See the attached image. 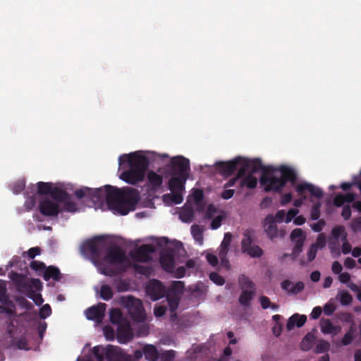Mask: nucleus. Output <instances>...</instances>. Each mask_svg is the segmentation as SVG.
I'll return each mask as SVG.
<instances>
[{"instance_id":"60","label":"nucleus","mask_w":361,"mask_h":361,"mask_svg":"<svg viewBox=\"0 0 361 361\" xmlns=\"http://www.w3.org/2000/svg\"><path fill=\"white\" fill-rule=\"evenodd\" d=\"M25 187V183L24 180L16 182L13 184L12 190L14 194H19L20 193Z\"/></svg>"},{"instance_id":"28","label":"nucleus","mask_w":361,"mask_h":361,"mask_svg":"<svg viewBox=\"0 0 361 361\" xmlns=\"http://www.w3.org/2000/svg\"><path fill=\"white\" fill-rule=\"evenodd\" d=\"M159 261L162 268L166 271L171 272L174 268V257L170 254H162Z\"/></svg>"},{"instance_id":"2","label":"nucleus","mask_w":361,"mask_h":361,"mask_svg":"<svg viewBox=\"0 0 361 361\" xmlns=\"http://www.w3.org/2000/svg\"><path fill=\"white\" fill-rule=\"evenodd\" d=\"M166 154H159L154 152H148L144 154L142 152L137 151L119 157V164L128 163L129 169L123 171L120 178L126 183L135 185L144 180L146 171L151 161L157 159L168 158Z\"/></svg>"},{"instance_id":"50","label":"nucleus","mask_w":361,"mask_h":361,"mask_svg":"<svg viewBox=\"0 0 361 361\" xmlns=\"http://www.w3.org/2000/svg\"><path fill=\"white\" fill-rule=\"evenodd\" d=\"M210 280L218 286H222L225 283V279L223 276L216 272H212L209 274Z\"/></svg>"},{"instance_id":"3","label":"nucleus","mask_w":361,"mask_h":361,"mask_svg":"<svg viewBox=\"0 0 361 361\" xmlns=\"http://www.w3.org/2000/svg\"><path fill=\"white\" fill-rule=\"evenodd\" d=\"M297 175L293 169L286 165L268 169L260 179L261 184L266 192H281L286 185L287 182L294 183Z\"/></svg>"},{"instance_id":"40","label":"nucleus","mask_w":361,"mask_h":361,"mask_svg":"<svg viewBox=\"0 0 361 361\" xmlns=\"http://www.w3.org/2000/svg\"><path fill=\"white\" fill-rule=\"evenodd\" d=\"M114 296L111 288L108 285H102L100 288V297L106 301L110 300Z\"/></svg>"},{"instance_id":"6","label":"nucleus","mask_w":361,"mask_h":361,"mask_svg":"<svg viewBox=\"0 0 361 361\" xmlns=\"http://www.w3.org/2000/svg\"><path fill=\"white\" fill-rule=\"evenodd\" d=\"M9 278L13 281L18 292L25 293L28 298L33 295L32 288L39 290L42 288V283L39 279H32L30 282L27 281L24 275L11 271Z\"/></svg>"},{"instance_id":"53","label":"nucleus","mask_w":361,"mask_h":361,"mask_svg":"<svg viewBox=\"0 0 361 361\" xmlns=\"http://www.w3.org/2000/svg\"><path fill=\"white\" fill-rule=\"evenodd\" d=\"M352 295L348 291H343L340 295V302L343 305H348L352 302Z\"/></svg>"},{"instance_id":"35","label":"nucleus","mask_w":361,"mask_h":361,"mask_svg":"<svg viewBox=\"0 0 361 361\" xmlns=\"http://www.w3.org/2000/svg\"><path fill=\"white\" fill-rule=\"evenodd\" d=\"M183 191H171V194H166L163 196V200L165 202L171 200L174 204H180L183 202Z\"/></svg>"},{"instance_id":"47","label":"nucleus","mask_w":361,"mask_h":361,"mask_svg":"<svg viewBox=\"0 0 361 361\" xmlns=\"http://www.w3.org/2000/svg\"><path fill=\"white\" fill-rule=\"evenodd\" d=\"M331 234L333 238L335 239L336 241H338V238L340 237L342 238V236L344 234H346L345 232V228L342 226H337L333 228L331 231Z\"/></svg>"},{"instance_id":"7","label":"nucleus","mask_w":361,"mask_h":361,"mask_svg":"<svg viewBox=\"0 0 361 361\" xmlns=\"http://www.w3.org/2000/svg\"><path fill=\"white\" fill-rule=\"evenodd\" d=\"M255 231L247 228L243 231L241 240V251L252 258H258L263 255V250L257 245L254 244Z\"/></svg>"},{"instance_id":"42","label":"nucleus","mask_w":361,"mask_h":361,"mask_svg":"<svg viewBox=\"0 0 361 361\" xmlns=\"http://www.w3.org/2000/svg\"><path fill=\"white\" fill-rule=\"evenodd\" d=\"M228 252V248L221 247L220 245V249L219 251V257L221 260V263L222 266H224L226 269L229 268V261L227 259Z\"/></svg>"},{"instance_id":"25","label":"nucleus","mask_w":361,"mask_h":361,"mask_svg":"<svg viewBox=\"0 0 361 361\" xmlns=\"http://www.w3.org/2000/svg\"><path fill=\"white\" fill-rule=\"evenodd\" d=\"M69 195L70 194L66 190L58 187H54L50 194V197H51V200L57 202L59 204V203H62L63 201H66Z\"/></svg>"},{"instance_id":"11","label":"nucleus","mask_w":361,"mask_h":361,"mask_svg":"<svg viewBox=\"0 0 361 361\" xmlns=\"http://www.w3.org/2000/svg\"><path fill=\"white\" fill-rule=\"evenodd\" d=\"M124 300L125 306L133 319L142 322L145 318V310L140 300L128 296Z\"/></svg>"},{"instance_id":"63","label":"nucleus","mask_w":361,"mask_h":361,"mask_svg":"<svg viewBox=\"0 0 361 361\" xmlns=\"http://www.w3.org/2000/svg\"><path fill=\"white\" fill-rule=\"evenodd\" d=\"M166 310L167 307L166 305L156 306L154 309V314L157 317H160L165 314Z\"/></svg>"},{"instance_id":"64","label":"nucleus","mask_w":361,"mask_h":361,"mask_svg":"<svg viewBox=\"0 0 361 361\" xmlns=\"http://www.w3.org/2000/svg\"><path fill=\"white\" fill-rule=\"evenodd\" d=\"M299 210L297 209H290L286 213V219L285 222L289 223L290 222L293 218L298 214Z\"/></svg>"},{"instance_id":"41","label":"nucleus","mask_w":361,"mask_h":361,"mask_svg":"<svg viewBox=\"0 0 361 361\" xmlns=\"http://www.w3.org/2000/svg\"><path fill=\"white\" fill-rule=\"evenodd\" d=\"M106 348L102 346L97 345L92 348L91 353L97 361H104Z\"/></svg>"},{"instance_id":"52","label":"nucleus","mask_w":361,"mask_h":361,"mask_svg":"<svg viewBox=\"0 0 361 361\" xmlns=\"http://www.w3.org/2000/svg\"><path fill=\"white\" fill-rule=\"evenodd\" d=\"M176 356V352L173 350H166L160 355V361H173Z\"/></svg>"},{"instance_id":"32","label":"nucleus","mask_w":361,"mask_h":361,"mask_svg":"<svg viewBox=\"0 0 361 361\" xmlns=\"http://www.w3.org/2000/svg\"><path fill=\"white\" fill-rule=\"evenodd\" d=\"M255 296V292L252 290H242L238 301L243 306H249Z\"/></svg>"},{"instance_id":"30","label":"nucleus","mask_w":361,"mask_h":361,"mask_svg":"<svg viewBox=\"0 0 361 361\" xmlns=\"http://www.w3.org/2000/svg\"><path fill=\"white\" fill-rule=\"evenodd\" d=\"M109 318L110 322L116 326L127 320L121 310L118 308H113L110 310Z\"/></svg>"},{"instance_id":"21","label":"nucleus","mask_w":361,"mask_h":361,"mask_svg":"<svg viewBox=\"0 0 361 361\" xmlns=\"http://www.w3.org/2000/svg\"><path fill=\"white\" fill-rule=\"evenodd\" d=\"M188 177L172 176L169 180V188L171 191H183Z\"/></svg>"},{"instance_id":"17","label":"nucleus","mask_w":361,"mask_h":361,"mask_svg":"<svg viewBox=\"0 0 361 361\" xmlns=\"http://www.w3.org/2000/svg\"><path fill=\"white\" fill-rule=\"evenodd\" d=\"M105 357L108 361H135L131 355L121 348L109 345L106 348Z\"/></svg>"},{"instance_id":"13","label":"nucleus","mask_w":361,"mask_h":361,"mask_svg":"<svg viewBox=\"0 0 361 361\" xmlns=\"http://www.w3.org/2000/svg\"><path fill=\"white\" fill-rule=\"evenodd\" d=\"M264 230L267 236L271 241L276 240L277 238H283L286 232L283 228H279L275 218L272 214L267 215L264 221Z\"/></svg>"},{"instance_id":"10","label":"nucleus","mask_w":361,"mask_h":361,"mask_svg":"<svg viewBox=\"0 0 361 361\" xmlns=\"http://www.w3.org/2000/svg\"><path fill=\"white\" fill-rule=\"evenodd\" d=\"M168 167L171 176L188 177L190 171V161L183 156L172 157Z\"/></svg>"},{"instance_id":"24","label":"nucleus","mask_w":361,"mask_h":361,"mask_svg":"<svg viewBox=\"0 0 361 361\" xmlns=\"http://www.w3.org/2000/svg\"><path fill=\"white\" fill-rule=\"evenodd\" d=\"M43 279L47 281L51 279L56 281H59L61 279V274L60 272L59 269L56 267H46L45 270L43 273Z\"/></svg>"},{"instance_id":"19","label":"nucleus","mask_w":361,"mask_h":361,"mask_svg":"<svg viewBox=\"0 0 361 361\" xmlns=\"http://www.w3.org/2000/svg\"><path fill=\"white\" fill-rule=\"evenodd\" d=\"M107 305L99 302L97 305H93L87 308L85 312V317L88 320H94L99 323L105 316V312Z\"/></svg>"},{"instance_id":"38","label":"nucleus","mask_w":361,"mask_h":361,"mask_svg":"<svg viewBox=\"0 0 361 361\" xmlns=\"http://www.w3.org/2000/svg\"><path fill=\"white\" fill-rule=\"evenodd\" d=\"M314 336L313 334L308 333L302 339L300 348L304 351L310 350L314 344Z\"/></svg>"},{"instance_id":"33","label":"nucleus","mask_w":361,"mask_h":361,"mask_svg":"<svg viewBox=\"0 0 361 361\" xmlns=\"http://www.w3.org/2000/svg\"><path fill=\"white\" fill-rule=\"evenodd\" d=\"M238 283L240 289L243 290H252L255 292V287L254 283L245 275L241 274L238 278Z\"/></svg>"},{"instance_id":"39","label":"nucleus","mask_w":361,"mask_h":361,"mask_svg":"<svg viewBox=\"0 0 361 361\" xmlns=\"http://www.w3.org/2000/svg\"><path fill=\"white\" fill-rule=\"evenodd\" d=\"M191 234L195 241L198 242L200 245L203 242V230L198 225H192L191 226Z\"/></svg>"},{"instance_id":"48","label":"nucleus","mask_w":361,"mask_h":361,"mask_svg":"<svg viewBox=\"0 0 361 361\" xmlns=\"http://www.w3.org/2000/svg\"><path fill=\"white\" fill-rule=\"evenodd\" d=\"M303 245L304 239H298L295 240L292 252V255H293L294 257H297L299 255V254L302 252Z\"/></svg>"},{"instance_id":"4","label":"nucleus","mask_w":361,"mask_h":361,"mask_svg":"<svg viewBox=\"0 0 361 361\" xmlns=\"http://www.w3.org/2000/svg\"><path fill=\"white\" fill-rule=\"evenodd\" d=\"M184 288L183 281H175L171 283L168 289L166 288L165 297L171 312V319L172 321H174L177 317L176 310L179 306Z\"/></svg>"},{"instance_id":"44","label":"nucleus","mask_w":361,"mask_h":361,"mask_svg":"<svg viewBox=\"0 0 361 361\" xmlns=\"http://www.w3.org/2000/svg\"><path fill=\"white\" fill-rule=\"evenodd\" d=\"M204 197V193L202 190H196L193 193V199L195 202V204L199 207L198 210L200 212H202L204 209V206L202 205V200Z\"/></svg>"},{"instance_id":"58","label":"nucleus","mask_w":361,"mask_h":361,"mask_svg":"<svg viewBox=\"0 0 361 361\" xmlns=\"http://www.w3.org/2000/svg\"><path fill=\"white\" fill-rule=\"evenodd\" d=\"M51 314V308L49 305H44L39 310V316L42 319H45Z\"/></svg>"},{"instance_id":"14","label":"nucleus","mask_w":361,"mask_h":361,"mask_svg":"<svg viewBox=\"0 0 361 361\" xmlns=\"http://www.w3.org/2000/svg\"><path fill=\"white\" fill-rule=\"evenodd\" d=\"M146 294L156 301L165 296L166 287L157 279L150 280L145 287Z\"/></svg>"},{"instance_id":"23","label":"nucleus","mask_w":361,"mask_h":361,"mask_svg":"<svg viewBox=\"0 0 361 361\" xmlns=\"http://www.w3.org/2000/svg\"><path fill=\"white\" fill-rule=\"evenodd\" d=\"M0 313H5L9 316L16 314V305L10 297H6L3 301H0Z\"/></svg>"},{"instance_id":"34","label":"nucleus","mask_w":361,"mask_h":361,"mask_svg":"<svg viewBox=\"0 0 361 361\" xmlns=\"http://www.w3.org/2000/svg\"><path fill=\"white\" fill-rule=\"evenodd\" d=\"M320 325L321 331L324 334H334L336 335L338 332V328L329 319H322Z\"/></svg>"},{"instance_id":"8","label":"nucleus","mask_w":361,"mask_h":361,"mask_svg":"<svg viewBox=\"0 0 361 361\" xmlns=\"http://www.w3.org/2000/svg\"><path fill=\"white\" fill-rule=\"evenodd\" d=\"M295 191L300 197L294 201L293 205L296 207H300L303 204V202L307 199V193L309 192L312 196L317 198H322L324 195L323 190L310 183L304 182L299 183L295 187Z\"/></svg>"},{"instance_id":"5","label":"nucleus","mask_w":361,"mask_h":361,"mask_svg":"<svg viewBox=\"0 0 361 361\" xmlns=\"http://www.w3.org/2000/svg\"><path fill=\"white\" fill-rule=\"evenodd\" d=\"M106 247L104 238L97 236L85 242L81 247V250L85 254L90 255L95 264L102 266V255L106 250Z\"/></svg>"},{"instance_id":"51","label":"nucleus","mask_w":361,"mask_h":361,"mask_svg":"<svg viewBox=\"0 0 361 361\" xmlns=\"http://www.w3.org/2000/svg\"><path fill=\"white\" fill-rule=\"evenodd\" d=\"M36 205V197L35 195L29 196L24 202V207L26 211L32 210Z\"/></svg>"},{"instance_id":"15","label":"nucleus","mask_w":361,"mask_h":361,"mask_svg":"<svg viewBox=\"0 0 361 361\" xmlns=\"http://www.w3.org/2000/svg\"><path fill=\"white\" fill-rule=\"evenodd\" d=\"M38 209L44 216H57L61 212L60 205L49 197H44L40 200Z\"/></svg>"},{"instance_id":"54","label":"nucleus","mask_w":361,"mask_h":361,"mask_svg":"<svg viewBox=\"0 0 361 361\" xmlns=\"http://www.w3.org/2000/svg\"><path fill=\"white\" fill-rule=\"evenodd\" d=\"M350 228L354 233L361 231V216L352 219L350 223Z\"/></svg>"},{"instance_id":"26","label":"nucleus","mask_w":361,"mask_h":361,"mask_svg":"<svg viewBox=\"0 0 361 361\" xmlns=\"http://www.w3.org/2000/svg\"><path fill=\"white\" fill-rule=\"evenodd\" d=\"M147 180L152 190H157L163 183V176L153 171L147 173Z\"/></svg>"},{"instance_id":"18","label":"nucleus","mask_w":361,"mask_h":361,"mask_svg":"<svg viewBox=\"0 0 361 361\" xmlns=\"http://www.w3.org/2000/svg\"><path fill=\"white\" fill-rule=\"evenodd\" d=\"M125 259V252L118 246L109 247L106 250V255L103 258L104 262H106L112 264H122Z\"/></svg>"},{"instance_id":"22","label":"nucleus","mask_w":361,"mask_h":361,"mask_svg":"<svg viewBox=\"0 0 361 361\" xmlns=\"http://www.w3.org/2000/svg\"><path fill=\"white\" fill-rule=\"evenodd\" d=\"M307 321L305 315H300L299 314H294L288 320L286 329L288 331L292 330L295 326L302 327Z\"/></svg>"},{"instance_id":"9","label":"nucleus","mask_w":361,"mask_h":361,"mask_svg":"<svg viewBox=\"0 0 361 361\" xmlns=\"http://www.w3.org/2000/svg\"><path fill=\"white\" fill-rule=\"evenodd\" d=\"M245 162H254V159L238 157L229 161H218L215 164V167L219 173L229 176L239 168H243Z\"/></svg>"},{"instance_id":"20","label":"nucleus","mask_w":361,"mask_h":361,"mask_svg":"<svg viewBox=\"0 0 361 361\" xmlns=\"http://www.w3.org/2000/svg\"><path fill=\"white\" fill-rule=\"evenodd\" d=\"M133 338V329L128 319L117 325V340L120 343H127Z\"/></svg>"},{"instance_id":"27","label":"nucleus","mask_w":361,"mask_h":361,"mask_svg":"<svg viewBox=\"0 0 361 361\" xmlns=\"http://www.w3.org/2000/svg\"><path fill=\"white\" fill-rule=\"evenodd\" d=\"M355 198V195L352 192H348L347 194H338L334 199V204L336 207H341L345 202L352 203L354 202Z\"/></svg>"},{"instance_id":"55","label":"nucleus","mask_w":361,"mask_h":361,"mask_svg":"<svg viewBox=\"0 0 361 361\" xmlns=\"http://www.w3.org/2000/svg\"><path fill=\"white\" fill-rule=\"evenodd\" d=\"M342 245V252L344 255L350 253L352 250L351 245L347 241V234H344L341 238Z\"/></svg>"},{"instance_id":"43","label":"nucleus","mask_w":361,"mask_h":361,"mask_svg":"<svg viewBox=\"0 0 361 361\" xmlns=\"http://www.w3.org/2000/svg\"><path fill=\"white\" fill-rule=\"evenodd\" d=\"M355 332V329L351 326L346 334H345L344 336L341 340V343L343 345H350L354 340V334Z\"/></svg>"},{"instance_id":"37","label":"nucleus","mask_w":361,"mask_h":361,"mask_svg":"<svg viewBox=\"0 0 361 361\" xmlns=\"http://www.w3.org/2000/svg\"><path fill=\"white\" fill-rule=\"evenodd\" d=\"M37 194L41 195H50L53 188L51 183L38 182L37 183Z\"/></svg>"},{"instance_id":"12","label":"nucleus","mask_w":361,"mask_h":361,"mask_svg":"<svg viewBox=\"0 0 361 361\" xmlns=\"http://www.w3.org/2000/svg\"><path fill=\"white\" fill-rule=\"evenodd\" d=\"M261 169H264V166L259 159H255L254 162H245L244 166L238 169L236 176L231 178L225 183L224 188H228L235 185L240 178L245 176L247 171L250 170L252 173H257Z\"/></svg>"},{"instance_id":"59","label":"nucleus","mask_w":361,"mask_h":361,"mask_svg":"<svg viewBox=\"0 0 361 361\" xmlns=\"http://www.w3.org/2000/svg\"><path fill=\"white\" fill-rule=\"evenodd\" d=\"M317 250V244H312L307 252V258L309 262H312L315 259Z\"/></svg>"},{"instance_id":"29","label":"nucleus","mask_w":361,"mask_h":361,"mask_svg":"<svg viewBox=\"0 0 361 361\" xmlns=\"http://www.w3.org/2000/svg\"><path fill=\"white\" fill-rule=\"evenodd\" d=\"M250 173L240 182V187H247L250 189L255 188L257 185V179L253 176L255 173H252L250 170L248 171Z\"/></svg>"},{"instance_id":"1","label":"nucleus","mask_w":361,"mask_h":361,"mask_svg":"<svg viewBox=\"0 0 361 361\" xmlns=\"http://www.w3.org/2000/svg\"><path fill=\"white\" fill-rule=\"evenodd\" d=\"M74 194L78 199L86 198L93 203H98L105 197L109 209L123 216L135 210L140 200L137 190L130 187L118 188L110 185L95 189L82 187L76 190Z\"/></svg>"},{"instance_id":"46","label":"nucleus","mask_w":361,"mask_h":361,"mask_svg":"<svg viewBox=\"0 0 361 361\" xmlns=\"http://www.w3.org/2000/svg\"><path fill=\"white\" fill-rule=\"evenodd\" d=\"M322 204L320 202L314 203L311 209L310 215L312 220H317L320 216V208Z\"/></svg>"},{"instance_id":"62","label":"nucleus","mask_w":361,"mask_h":361,"mask_svg":"<svg viewBox=\"0 0 361 361\" xmlns=\"http://www.w3.org/2000/svg\"><path fill=\"white\" fill-rule=\"evenodd\" d=\"M304 288L305 286L302 281L297 282L295 285L293 283L292 288L290 290V293L298 294L300 293Z\"/></svg>"},{"instance_id":"61","label":"nucleus","mask_w":361,"mask_h":361,"mask_svg":"<svg viewBox=\"0 0 361 361\" xmlns=\"http://www.w3.org/2000/svg\"><path fill=\"white\" fill-rule=\"evenodd\" d=\"M30 267L32 269L35 270V271H42V270H45V268H46V265L44 262H39V261H32L30 264Z\"/></svg>"},{"instance_id":"16","label":"nucleus","mask_w":361,"mask_h":361,"mask_svg":"<svg viewBox=\"0 0 361 361\" xmlns=\"http://www.w3.org/2000/svg\"><path fill=\"white\" fill-rule=\"evenodd\" d=\"M154 251V249L152 245L145 244L131 251L130 256L135 262H148L152 259L150 254Z\"/></svg>"},{"instance_id":"45","label":"nucleus","mask_w":361,"mask_h":361,"mask_svg":"<svg viewBox=\"0 0 361 361\" xmlns=\"http://www.w3.org/2000/svg\"><path fill=\"white\" fill-rule=\"evenodd\" d=\"M62 204H63V209L65 211L74 212L77 210V205L74 202L71 201V195L67 197L66 201L62 202Z\"/></svg>"},{"instance_id":"36","label":"nucleus","mask_w":361,"mask_h":361,"mask_svg":"<svg viewBox=\"0 0 361 361\" xmlns=\"http://www.w3.org/2000/svg\"><path fill=\"white\" fill-rule=\"evenodd\" d=\"M180 220L185 223H190L194 217V210L191 207H184L179 214Z\"/></svg>"},{"instance_id":"57","label":"nucleus","mask_w":361,"mask_h":361,"mask_svg":"<svg viewBox=\"0 0 361 361\" xmlns=\"http://www.w3.org/2000/svg\"><path fill=\"white\" fill-rule=\"evenodd\" d=\"M290 238L293 241H295L298 239H304L305 236L303 235V232L301 228H295L290 233Z\"/></svg>"},{"instance_id":"49","label":"nucleus","mask_w":361,"mask_h":361,"mask_svg":"<svg viewBox=\"0 0 361 361\" xmlns=\"http://www.w3.org/2000/svg\"><path fill=\"white\" fill-rule=\"evenodd\" d=\"M330 348V344L326 341H321L315 347V353H322L328 351Z\"/></svg>"},{"instance_id":"56","label":"nucleus","mask_w":361,"mask_h":361,"mask_svg":"<svg viewBox=\"0 0 361 361\" xmlns=\"http://www.w3.org/2000/svg\"><path fill=\"white\" fill-rule=\"evenodd\" d=\"M6 297H9L6 283L5 281L0 279V301H3Z\"/></svg>"},{"instance_id":"31","label":"nucleus","mask_w":361,"mask_h":361,"mask_svg":"<svg viewBox=\"0 0 361 361\" xmlns=\"http://www.w3.org/2000/svg\"><path fill=\"white\" fill-rule=\"evenodd\" d=\"M144 355L148 361H156L159 358V352L153 345H146L143 348Z\"/></svg>"}]
</instances>
